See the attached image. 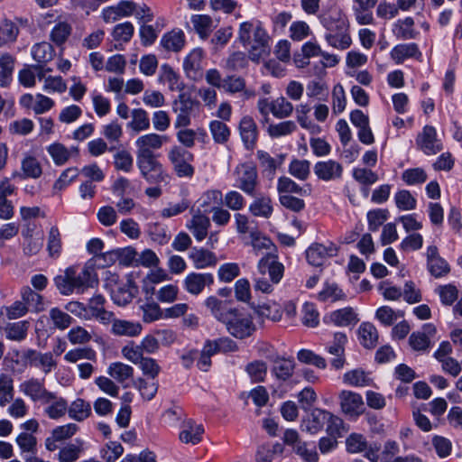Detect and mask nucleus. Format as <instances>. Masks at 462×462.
Returning <instances> with one entry per match:
<instances>
[{
    "instance_id": "obj_55",
    "label": "nucleus",
    "mask_w": 462,
    "mask_h": 462,
    "mask_svg": "<svg viewBox=\"0 0 462 462\" xmlns=\"http://www.w3.org/2000/svg\"><path fill=\"white\" fill-rule=\"evenodd\" d=\"M344 298V292L335 283H326L323 290L318 294V299L321 301L330 300L334 302Z\"/></svg>"
},
{
    "instance_id": "obj_10",
    "label": "nucleus",
    "mask_w": 462,
    "mask_h": 462,
    "mask_svg": "<svg viewBox=\"0 0 462 462\" xmlns=\"http://www.w3.org/2000/svg\"><path fill=\"white\" fill-rule=\"evenodd\" d=\"M324 23L329 31L326 34V40L330 46L340 50L347 49L350 46L352 41L344 21H338L335 30L328 24L326 18Z\"/></svg>"
},
{
    "instance_id": "obj_1",
    "label": "nucleus",
    "mask_w": 462,
    "mask_h": 462,
    "mask_svg": "<svg viewBox=\"0 0 462 462\" xmlns=\"http://www.w3.org/2000/svg\"><path fill=\"white\" fill-rule=\"evenodd\" d=\"M205 305L218 321L225 324L227 332L236 338L251 337L256 329L250 314L239 309L230 308L226 301L215 296L208 297L205 300Z\"/></svg>"
},
{
    "instance_id": "obj_54",
    "label": "nucleus",
    "mask_w": 462,
    "mask_h": 462,
    "mask_svg": "<svg viewBox=\"0 0 462 462\" xmlns=\"http://www.w3.org/2000/svg\"><path fill=\"white\" fill-rule=\"evenodd\" d=\"M297 126L293 121H284L279 124H272L268 126L267 132L273 138L288 135L296 130Z\"/></svg>"
},
{
    "instance_id": "obj_53",
    "label": "nucleus",
    "mask_w": 462,
    "mask_h": 462,
    "mask_svg": "<svg viewBox=\"0 0 462 462\" xmlns=\"http://www.w3.org/2000/svg\"><path fill=\"white\" fill-rule=\"evenodd\" d=\"M326 423V431L331 437L340 438L343 432L346 431L343 420L330 411L327 416Z\"/></svg>"
},
{
    "instance_id": "obj_28",
    "label": "nucleus",
    "mask_w": 462,
    "mask_h": 462,
    "mask_svg": "<svg viewBox=\"0 0 462 462\" xmlns=\"http://www.w3.org/2000/svg\"><path fill=\"white\" fill-rule=\"evenodd\" d=\"M294 361L283 357H276L273 361L272 372L278 380L286 381L293 374Z\"/></svg>"
},
{
    "instance_id": "obj_38",
    "label": "nucleus",
    "mask_w": 462,
    "mask_h": 462,
    "mask_svg": "<svg viewBox=\"0 0 462 462\" xmlns=\"http://www.w3.org/2000/svg\"><path fill=\"white\" fill-rule=\"evenodd\" d=\"M14 68V58L5 53L0 57V86L6 87L12 80Z\"/></svg>"
},
{
    "instance_id": "obj_31",
    "label": "nucleus",
    "mask_w": 462,
    "mask_h": 462,
    "mask_svg": "<svg viewBox=\"0 0 462 462\" xmlns=\"http://www.w3.org/2000/svg\"><path fill=\"white\" fill-rule=\"evenodd\" d=\"M358 335L360 343L365 348H374L375 347L378 342V331L376 328L369 322H364L360 325L358 328Z\"/></svg>"
},
{
    "instance_id": "obj_60",
    "label": "nucleus",
    "mask_w": 462,
    "mask_h": 462,
    "mask_svg": "<svg viewBox=\"0 0 462 462\" xmlns=\"http://www.w3.org/2000/svg\"><path fill=\"white\" fill-rule=\"evenodd\" d=\"M162 78L168 83L169 88L172 91H181L184 84L180 80V76L169 65H162Z\"/></svg>"
},
{
    "instance_id": "obj_13",
    "label": "nucleus",
    "mask_w": 462,
    "mask_h": 462,
    "mask_svg": "<svg viewBox=\"0 0 462 462\" xmlns=\"http://www.w3.org/2000/svg\"><path fill=\"white\" fill-rule=\"evenodd\" d=\"M313 170L317 177L325 181L338 180L343 174V166L334 160L318 162Z\"/></svg>"
},
{
    "instance_id": "obj_59",
    "label": "nucleus",
    "mask_w": 462,
    "mask_h": 462,
    "mask_svg": "<svg viewBox=\"0 0 462 462\" xmlns=\"http://www.w3.org/2000/svg\"><path fill=\"white\" fill-rule=\"evenodd\" d=\"M418 51L414 43L400 44L395 46L392 51V58L397 62H402L406 58L413 57Z\"/></svg>"
},
{
    "instance_id": "obj_2",
    "label": "nucleus",
    "mask_w": 462,
    "mask_h": 462,
    "mask_svg": "<svg viewBox=\"0 0 462 462\" xmlns=\"http://www.w3.org/2000/svg\"><path fill=\"white\" fill-rule=\"evenodd\" d=\"M252 32H254V38L248 55L252 61L258 63L263 58L270 54V36L260 24L254 28L252 23L244 22L240 24L238 31V40L244 46L251 43Z\"/></svg>"
},
{
    "instance_id": "obj_52",
    "label": "nucleus",
    "mask_w": 462,
    "mask_h": 462,
    "mask_svg": "<svg viewBox=\"0 0 462 462\" xmlns=\"http://www.w3.org/2000/svg\"><path fill=\"white\" fill-rule=\"evenodd\" d=\"M133 157L126 150H118L114 154V166L117 171L129 172L133 168Z\"/></svg>"
},
{
    "instance_id": "obj_32",
    "label": "nucleus",
    "mask_w": 462,
    "mask_h": 462,
    "mask_svg": "<svg viewBox=\"0 0 462 462\" xmlns=\"http://www.w3.org/2000/svg\"><path fill=\"white\" fill-rule=\"evenodd\" d=\"M330 322L338 327H346L356 324L358 321L357 316L350 307L340 309L330 313Z\"/></svg>"
},
{
    "instance_id": "obj_11",
    "label": "nucleus",
    "mask_w": 462,
    "mask_h": 462,
    "mask_svg": "<svg viewBox=\"0 0 462 462\" xmlns=\"http://www.w3.org/2000/svg\"><path fill=\"white\" fill-rule=\"evenodd\" d=\"M239 188L248 195L254 196L257 185V171L252 163H244L236 167Z\"/></svg>"
},
{
    "instance_id": "obj_42",
    "label": "nucleus",
    "mask_w": 462,
    "mask_h": 462,
    "mask_svg": "<svg viewBox=\"0 0 462 462\" xmlns=\"http://www.w3.org/2000/svg\"><path fill=\"white\" fill-rule=\"evenodd\" d=\"M108 374L117 382L124 383L125 380L133 377L134 369L128 365L116 362L109 365Z\"/></svg>"
},
{
    "instance_id": "obj_45",
    "label": "nucleus",
    "mask_w": 462,
    "mask_h": 462,
    "mask_svg": "<svg viewBox=\"0 0 462 462\" xmlns=\"http://www.w3.org/2000/svg\"><path fill=\"white\" fill-rule=\"evenodd\" d=\"M96 356V352L91 347H78L68 351L64 359L69 363H77L83 359L94 361Z\"/></svg>"
},
{
    "instance_id": "obj_63",
    "label": "nucleus",
    "mask_w": 462,
    "mask_h": 462,
    "mask_svg": "<svg viewBox=\"0 0 462 462\" xmlns=\"http://www.w3.org/2000/svg\"><path fill=\"white\" fill-rule=\"evenodd\" d=\"M81 452V444L70 443L60 448L58 459L60 462H74L79 457Z\"/></svg>"
},
{
    "instance_id": "obj_47",
    "label": "nucleus",
    "mask_w": 462,
    "mask_h": 462,
    "mask_svg": "<svg viewBox=\"0 0 462 462\" xmlns=\"http://www.w3.org/2000/svg\"><path fill=\"white\" fill-rule=\"evenodd\" d=\"M22 171L25 178L32 179L39 178L42 172L41 163L32 156H27L22 161Z\"/></svg>"
},
{
    "instance_id": "obj_3",
    "label": "nucleus",
    "mask_w": 462,
    "mask_h": 462,
    "mask_svg": "<svg viewBox=\"0 0 462 462\" xmlns=\"http://www.w3.org/2000/svg\"><path fill=\"white\" fill-rule=\"evenodd\" d=\"M200 104L187 93H181L172 102V111L176 115L175 128L187 127L190 125L191 117L199 109Z\"/></svg>"
},
{
    "instance_id": "obj_51",
    "label": "nucleus",
    "mask_w": 462,
    "mask_h": 462,
    "mask_svg": "<svg viewBox=\"0 0 462 462\" xmlns=\"http://www.w3.org/2000/svg\"><path fill=\"white\" fill-rule=\"evenodd\" d=\"M195 31L202 39L208 38L212 25V20L208 15L196 14L191 17Z\"/></svg>"
},
{
    "instance_id": "obj_23",
    "label": "nucleus",
    "mask_w": 462,
    "mask_h": 462,
    "mask_svg": "<svg viewBox=\"0 0 462 462\" xmlns=\"http://www.w3.org/2000/svg\"><path fill=\"white\" fill-rule=\"evenodd\" d=\"M241 138L247 149H253L257 140V126L252 117L245 116L240 125Z\"/></svg>"
},
{
    "instance_id": "obj_58",
    "label": "nucleus",
    "mask_w": 462,
    "mask_h": 462,
    "mask_svg": "<svg viewBox=\"0 0 462 462\" xmlns=\"http://www.w3.org/2000/svg\"><path fill=\"white\" fill-rule=\"evenodd\" d=\"M413 24L414 21L411 17L399 20L394 26L393 32L398 38L404 40L411 39L414 37Z\"/></svg>"
},
{
    "instance_id": "obj_39",
    "label": "nucleus",
    "mask_w": 462,
    "mask_h": 462,
    "mask_svg": "<svg viewBox=\"0 0 462 462\" xmlns=\"http://www.w3.org/2000/svg\"><path fill=\"white\" fill-rule=\"evenodd\" d=\"M343 380L344 383L356 387L368 386L373 382L368 374L361 369H354L346 373Z\"/></svg>"
},
{
    "instance_id": "obj_43",
    "label": "nucleus",
    "mask_w": 462,
    "mask_h": 462,
    "mask_svg": "<svg viewBox=\"0 0 462 462\" xmlns=\"http://www.w3.org/2000/svg\"><path fill=\"white\" fill-rule=\"evenodd\" d=\"M416 143L426 154L433 153V127L426 125L422 133L419 134L416 139Z\"/></svg>"
},
{
    "instance_id": "obj_49",
    "label": "nucleus",
    "mask_w": 462,
    "mask_h": 462,
    "mask_svg": "<svg viewBox=\"0 0 462 462\" xmlns=\"http://www.w3.org/2000/svg\"><path fill=\"white\" fill-rule=\"evenodd\" d=\"M48 152L57 165L64 164L72 156L71 151L60 143L50 145Z\"/></svg>"
},
{
    "instance_id": "obj_25",
    "label": "nucleus",
    "mask_w": 462,
    "mask_h": 462,
    "mask_svg": "<svg viewBox=\"0 0 462 462\" xmlns=\"http://www.w3.org/2000/svg\"><path fill=\"white\" fill-rule=\"evenodd\" d=\"M180 432V440L186 444L197 445L201 441L204 428L202 425H197L192 420H188Z\"/></svg>"
},
{
    "instance_id": "obj_6",
    "label": "nucleus",
    "mask_w": 462,
    "mask_h": 462,
    "mask_svg": "<svg viewBox=\"0 0 462 462\" xmlns=\"http://www.w3.org/2000/svg\"><path fill=\"white\" fill-rule=\"evenodd\" d=\"M169 159L179 177H191L194 168L189 162L193 160V154L180 146H173L169 152Z\"/></svg>"
},
{
    "instance_id": "obj_50",
    "label": "nucleus",
    "mask_w": 462,
    "mask_h": 462,
    "mask_svg": "<svg viewBox=\"0 0 462 462\" xmlns=\"http://www.w3.org/2000/svg\"><path fill=\"white\" fill-rule=\"evenodd\" d=\"M293 112V106L284 97L273 100V115L279 119L290 116Z\"/></svg>"
},
{
    "instance_id": "obj_26",
    "label": "nucleus",
    "mask_w": 462,
    "mask_h": 462,
    "mask_svg": "<svg viewBox=\"0 0 462 462\" xmlns=\"http://www.w3.org/2000/svg\"><path fill=\"white\" fill-rule=\"evenodd\" d=\"M47 407L44 409V412L50 419L58 420L63 417L68 410V402L62 398L57 396L53 393V398L48 399V402H42Z\"/></svg>"
},
{
    "instance_id": "obj_21",
    "label": "nucleus",
    "mask_w": 462,
    "mask_h": 462,
    "mask_svg": "<svg viewBox=\"0 0 462 462\" xmlns=\"http://www.w3.org/2000/svg\"><path fill=\"white\" fill-rule=\"evenodd\" d=\"M209 226V218L199 212L193 215L192 218L187 224V228L191 231L198 241H202L207 237Z\"/></svg>"
},
{
    "instance_id": "obj_16",
    "label": "nucleus",
    "mask_w": 462,
    "mask_h": 462,
    "mask_svg": "<svg viewBox=\"0 0 462 462\" xmlns=\"http://www.w3.org/2000/svg\"><path fill=\"white\" fill-rule=\"evenodd\" d=\"M202 58L201 49H194L184 60L183 69L188 78L197 80L202 77Z\"/></svg>"
},
{
    "instance_id": "obj_40",
    "label": "nucleus",
    "mask_w": 462,
    "mask_h": 462,
    "mask_svg": "<svg viewBox=\"0 0 462 462\" xmlns=\"http://www.w3.org/2000/svg\"><path fill=\"white\" fill-rule=\"evenodd\" d=\"M19 34L18 26L10 20H4L0 23V45L14 42Z\"/></svg>"
},
{
    "instance_id": "obj_5",
    "label": "nucleus",
    "mask_w": 462,
    "mask_h": 462,
    "mask_svg": "<svg viewBox=\"0 0 462 462\" xmlns=\"http://www.w3.org/2000/svg\"><path fill=\"white\" fill-rule=\"evenodd\" d=\"M137 165L142 176L150 183L162 182L167 175L154 154L136 153Z\"/></svg>"
},
{
    "instance_id": "obj_37",
    "label": "nucleus",
    "mask_w": 462,
    "mask_h": 462,
    "mask_svg": "<svg viewBox=\"0 0 462 462\" xmlns=\"http://www.w3.org/2000/svg\"><path fill=\"white\" fill-rule=\"evenodd\" d=\"M32 56L39 64L47 63L51 60L55 55L52 45L49 42H42L36 43L32 48Z\"/></svg>"
},
{
    "instance_id": "obj_20",
    "label": "nucleus",
    "mask_w": 462,
    "mask_h": 462,
    "mask_svg": "<svg viewBox=\"0 0 462 462\" xmlns=\"http://www.w3.org/2000/svg\"><path fill=\"white\" fill-rule=\"evenodd\" d=\"M346 336L344 333H336L332 344L328 346L330 355L335 356L331 360V365L336 369H340L345 364V345L346 343Z\"/></svg>"
},
{
    "instance_id": "obj_62",
    "label": "nucleus",
    "mask_w": 462,
    "mask_h": 462,
    "mask_svg": "<svg viewBox=\"0 0 462 462\" xmlns=\"http://www.w3.org/2000/svg\"><path fill=\"white\" fill-rule=\"evenodd\" d=\"M248 65V59L245 52L235 51L226 60V69L231 71H238L245 69Z\"/></svg>"
},
{
    "instance_id": "obj_17",
    "label": "nucleus",
    "mask_w": 462,
    "mask_h": 462,
    "mask_svg": "<svg viewBox=\"0 0 462 462\" xmlns=\"http://www.w3.org/2000/svg\"><path fill=\"white\" fill-rule=\"evenodd\" d=\"M168 140L169 138L166 135L157 134L142 135L135 142L137 147L136 153L153 154L152 150L160 149Z\"/></svg>"
},
{
    "instance_id": "obj_8",
    "label": "nucleus",
    "mask_w": 462,
    "mask_h": 462,
    "mask_svg": "<svg viewBox=\"0 0 462 462\" xmlns=\"http://www.w3.org/2000/svg\"><path fill=\"white\" fill-rule=\"evenodd\" d=\"M283 265L276 261V256L271 252L261 258L257 265L256 276H264L268 273L270 280L273 283H278L283 275Z\"/></svg>"
},
{
    "instance_id": "obj_15",
    "label": "nucleus",
    "mask_w": 462,
    "mask_h": 462,
    "mask_svg": "<svg viewBox=\"0 0 462 462\" xmlns=\"http://www.w3.org/2000/svg\"><path fill=\"white\" fill-rule=\"evenodd\" d=\"M337 253V248L333 245L326 247L321 244H313L306 251V258L310 264L321 266L324 262Z\"/></svg>"
},
{
    "instance_id": "obj_33",
    "label": "nucleus",
    "mask_w": 462,
    "mask_h": 462,
    "mask_svg": "<svg viewBox=\"0 0 462 462\" xmlns=\"http://www.w3.org/2000/svg\"><path fill=\"white\" fill-rule=\"evenodd\" d=\"M14 395V379L8 374H0V407L10 403Z\"/></svg>"
},
{
    "instance_id": "obj_44",
    "label": "nucleus",
    "mask_w": 462,
    "mask_h": 462,
    "mask_svg": "<svg viewBox=\"0 0 462 462\" xmlns=\"http://www.w3.org/2000/svg\"><path fill=\"white\" fill-rule=\"evenodd\" d=\"M250 212L256 217H270L273 213L271 199L259 198L256 199L249 207Z\"/></svg>"
},
{
    "instance_id": "obj_14",
    "label": "nucleus",
    "mask_w": 462,
    "mask_h": 462,
    "mask_svg": "<svg viewBox=\"0 0 462 462\" xmlns=\"http://www.w3.org/2000/svg\"><path fill=\"white\" fill-rule=\"evenodd\" d=\"M214 282V278L211 273H189L184 279L185 290L192 294L199 295L201 293L206 286H210Z\"/></svg>"
},
{
    "instance_id": "obj_57",
    "label": "nucleus",
    "mask_w": 462,
    "mask_h": 462,
    "mask_svg": "<svg viewBox=\"0 0 462 462\" xmlns=\"http://www.w3.org/2000/svg\"><path fill=\"white\" fill-rule=\"evenodd\" d=\"M209 129L216 143H224L227 142L230 135V131L225 123L218 120H214L210 123Z\"/></svg>"
},
{
    "instance_id": "obj_12",
    "label": "nucleus",
    "mask_w": 462,
    "mask_h": 462,
    "mask_svg": "<svg viewBox=\"0 0 462 462\" xmlns=\"http://www.w3.org/2000/svg\"><path fill=\"white\" fill-rule=\"evenodd\" d=\"M21 392L28 396L32 402H48L53 398V393L49 392L42 382L36 378H31L20 384Z\"/></svg>"
},
{
    "instance_id": "obj_61",
    "label": "nucleus",
    "mask_w": 462,
    "mask_h": 462,
    "mask_svg": "<svg viewBox=\"0 0 462 462\" xmlns=\"http://www.w3.org/2000/svg\"><path fill=\"white\" fill-rule=\"evenodd\" d=\"M346 450L350 453H359L367 449L365 438L358 433L350 434L346 440Z\"/></svg>"
},
{
    "instance_id": "obj_46",
    "label": "nucleus",
    "mask_w": 462,
    "mask_h": 462,
    "mask_svg": "<svg viewBox=\"0 0 462 462\" xmlns=\"http://www.w3.org/2000/svg\"><path fill=\"white\" fill-rule=\"evenodd\" d=\"M28 328V321H19L8 324L5 328L6 337L11 340L21 341L25 338Z\"/></svg>"
},
{
    "instance_id": "obj_9",
    "label": "nucleus",
    "mask_w": 462,
    "mask_h": 462,
    "mask_svg": "<svg viewBox=\"0 0 462 462\" xmlns=\"http://www.w3.org/2000/svg\"><path fill=\"white\" fill-rule=\"evenodd\" d=\"M341 411L351 417L359 416L364 411L362 396L355 392L343 390L338 394Z\"/></svg>"
},
{
    "instance_id": "obj_18",
    "label": "nucleus",
    "mask_w": 462,
    "mask_h": 462,
    "mask_svg": "<svg viewBox=\"0 0 462 462\" xmlns=\"http://www.w3.org/2000/svg\"><path fill=\"white\" fill-rule=\"evenodd\" d=\"M136 5L132 1H121L116 5L103 10V19L106 23H113L121 17L130 16L134 14Z\"/></svg>"
},
{
    "instance_id": "obj_24",
    "label": "nucleus",
    "mask_w": 462,
    "mask_h": 462,
    "mask_svg": "<svg viewBox=\"0 0 462 462\" xmlns=\"http://www.w3.org/2000/svg\"><path fill=\"white\" fill-rule=\"evenodd\" d=\"M71 280L74 290L83 291L86 288L93 287L97 282L93 270L85 267L79 273L72 268Z\"/></svg>"
},
{
    "instance_id": "obj_22",
    "label": "nucleus",
    "mask_w": 462,
    "mask_h": 462,
    "mask_svg": "<svg viewBox=\"0 0 462 462\" xmlns=\"http://www.w3.org/2000/svg\"><path fill=\"white\" fill-rule=\"evenodd\" d=\"M142 332V325L125 319H115L111 327V333L118 337H136Z\"/></svg>"
},
{
    "instance_id": "obj_56",
    "label": "nucleus",
    "mask_w": 462,
    "mask_h": 462,
    "mask_svg": "<svg viewBox=\"0 0 462 462\" xmlns=\"http://www.w3.org/2000/svg\"><path fill=\"white\" fill-rule=\"evenodd\" d=\"M70 273H72V267L68 268L63 274L58 275L54 279L55 285L62 295H69L74 291Z\"/></svg>"
},
{
    "instance_id": "obj_19",
    "label": "nucleus",
    "mask_w": 462,
    "mask_h": 462,
    "mask_svg": "<svg viewBox=\"0 0 462 462\" xmlns=\"http://www.w3.org/2000/svg\"><path fill=\"white\" fill-rule=\"evenodd\" d=\"M327 416H328V411L319 408L313 409L308 417L302 420L301 427L303 430L310 434H317L323 429Z\"/></svg>"
},
{
    "instance_id": "obj_27",
    "label": "nucleus",
    "mask_w": 462,
    "mask_h": 462,
    "mask_svg": "<svg viewBox=\"0 0 462 462\" xmlns=\"http://www.w3.org/2000/svg\"><path fill=\"white\" fill-rule=\"evenodd\" d=\"M194 266L197 269H204L209 266H215L217 263L216 255L207 249L193 248L189 254Z\"/></svg>"
},
{
    "instance_id": "obj_48",
    "label": "nucleus",
    "mask_w": 462,
    "mask_h": 462,
    "mask_svg": "<svg viewBox=\"0 0 462 462\" xmlns=\"http://www.w3.org/2000/svg\"><path fill=\"white\" fill-rule=\"evenodd\" d=\"M129 126L135 132L148 129L150 120L146 111L142 108L134 109L132 111V121L129 123Z\"/></svg>"
},
{
    "instance_id": "obj_29",
    "label": "nucleus",
    "mask_w": 462,
    "mask_h": 462,
    "mask_svg": "<svg viewBox=\"0 0 462 462\" xmlns=\"http://www.w3.org/2000/svg\"><path fill=\"white\" fill-rule=\"evenodd\" d=\"M21 298L25 306L28 307V310L31 308L36 313L44 310L42 296L34 291L31 287L23 286L21 289Z\"/></svg>"
},
{
    "instance_id": "obj_64",
    "label": "nucleus",
    "mask_w": 462,
    "mask_h": 462,
    "mask_svg": "<svg viewBox=\"0 0 462 462\" xmlns=\"http://www.w3.org/2000/svg\"><path fill=\"white\" fill-rule=\"evenodd\" d=\"M124 452L122 445L116 441L108 442L101 449V457L106 462L116 461Z\"/></svg>"
},
{
    "instance_id": "obj_7",
    "label": "nucleus",
    "mask_w": 462,
    "mask_h": 462,
    "mask_svg": "<svg viewBox=\"0 0 462 462\" xmlns=\"http://www.w3.org/2000/svg\"><path fill=\"white\" fill-rule=\"evenodd\" d=\"M22 357L31 366L41 369L45 374L57 366V362L51 352L42 353L34 349H27L23 351Z\"/></svg>"
},
{
    "instance_id": "obj_35",
    "label": "nucleus",
    "mask_w": 462,
    "mask_h": 462,
    "mask_svg": "<svg viewBox=\"0 0 462 462\" xmlns=\"http://www.w3.org/2000/svg\"><path fill=\"white\" fill-rule=\"evenodd\" d=\"M161 43L168 51H180L185 43L184 33L181 31H171L162 36Z\"/></svg>"
},
{
    "instance_id": "obj_34",
    "label": "nucleus",
    "mask_w": 462,
    "mask_h": 462,
    "mask_svg": "<svg viewBox=\"0 0 462 462\" xmlns=\"http://www.w3.org/2000/svg\"><path fill=\"white\" fill-rule=\"evenodd\" d=\"M67 411L71 419L82 421L91 414V406L83 399H77L71 402L69 407L68 406Z\"/></svg>"
},
{
    "instance_id": "obj_4",
    "label": "nucleus",
    "mask_w": 462,
    "mask_h": 462,
    "mask_svg": "<svg viewBox=\"0 0 462 462\" xmlns=\"http://www.w3.org/2000/svg\"><path fill=\"white\" fill-rule=\"evenodd\" d=\"M107 281L112 300L118 306H125L131 302L138 291L137 287L134 286V282L130 278H126L125 282L120 283L116 274L109 273Z\"/></svg>"
},
{
    "instance_id": "obj_30",
    "label": "nucleus",
    "mask_w": 462,
    "mask_h": 462,
    "mask_svg": "<svg viewBox=\"0 0 462 462\" xmlns=\"http://www.w3.org/2000/svg\"><path fill=\"white\" fill-rule=\"evenodd\" d=\"M433 328L430 324H426L422 328V331L413 332L409 337L410 346L417 351L425 350L430 346L431 334Z\"/></svg>"
},
{
    "instance_id": "obj_41",
    "label": "nucleus",
    "mask_w": 462,
    "mask_h": 462,
    "mask_svg": "<svg viewBox=\"0 0 462 462\" xmlns=\"http://www.w3.org/2000/svg\"><path fill=\"white\" fill-rule=\"evenodd\" d=\"M49 316L53 327L60 330L67 329L73 321V319L69 314L59 308L51 309Z\"/></svg>"
},
{
    "instance_id": "obj_36",
    "label": "nucleus",
    "mask_w": 462,
    "mask_h": 462,
    "mask_svg": "<svg viewBox=\"0 0 462 462\" xmlns=\"http://www.w3.org/2000/svg\"><path fill=\"white\" fill-rule=\"evenodd\" d=\"M439 300L443 306L450 307L458 299L459 291L453 283L439 285L436 290Z\"/></svg>"
}]
</instances>
